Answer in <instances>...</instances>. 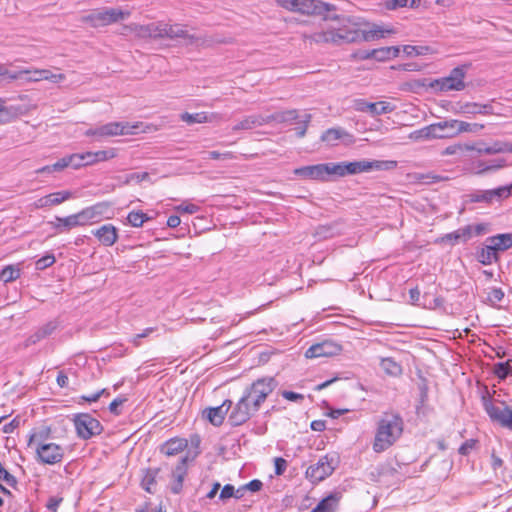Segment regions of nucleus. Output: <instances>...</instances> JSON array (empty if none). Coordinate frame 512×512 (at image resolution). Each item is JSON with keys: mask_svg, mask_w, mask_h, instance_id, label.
<instances>
[{"mask_svg": "<svg viewBox=\"0 0 512 512\" xmlns=\"http://www.w3.org/2000/svg\"><path fill=\"white\" fill-rule=\"evenodd\" d=\"M278 382L273 377H263L254 381L245 389L243 396L236 403L229 423L236 427L246 423L261 407V404L277 387Z\"/></svg>", "mask_w": 512, "mask_h": 512, "instance_id": "nucleus-1", "label": "nucleus"}, {"mask_svg": "<svg viewBox=\"0 0 512 512\" xmlns=\"http://www.w3.org/2000/svg\"><path fill=\"white\" fill-rule=\"evenodd\" d=\"M192 31L193 29L188 30L182 24L170 25L164 22H152L146 25L131 23L123 27L122 34L128 35L132 33L135 37L141 39L169 38L185 45H199L203 42L202 38Z\"/></svg>", "mask_w": 512, "mask_h": 512, "instance_id": "nucleus-2", "label": "nucleus"}, {"mask_svg": "<svg viewBox=\"0 0 512 512\" xmlns=\"http://www.w3.org/2000/svg\"><path fill=\"white\" fill-rule=\"evenodd\" d=\"M404 421L398 412H384L377 422L373 450L381 453L389 449L401 437Z\"/></svg>", "mask_w": 512, "mask_h": 512, "instance_id": "nucleus-3", "label": "nucleus"}, {"mask_svg": "<svg viewBox=\"0 0 512 512\" xmlns=\"http://www.w3.org/2000/svg\"><path fill=\"white\" fill-rule=\"evenodd\" d=\"M316 43H353L360 42V27L356 23L343 24L339 28L316 32L311 36Z\"/></svg>", "mask_w": 512, "mask_h": 512, "instance_id": "nucleus-4", "label": "nucleus"}, {"mask_svg": "<svg viewBox=\"0 0 512 512\" xmlns=\"http://www.w3.org/2000/svg\"><path fill=\"white\" fill-rule=\"evenodd\" d=\"M130 16V11L121 8H103L93 10L91 13L82 16L81 21L88 23L92 27H102L121 20L127 19Z\"/></svg>", "mask_w": 512, "mask_h": 512, "instance_id": "nucleus-5", "label": "nucleus"}, {"mask_svg": "<svg viewBox=\"0 0 512 512\" xmlns=\"http://www.w3.org/2000/svg\"><path fill=\"white\" fill-rule=\"evenodd\" d=\"M466 71V65L455 67L450 71L448 76L430 81L429 87L434 91L440 92L464 90L466 87L464 82Z\"/></svg>", "mask_w": 512, "mask_h": 512, "instance_id": "nucleus-6", "label": "nucleus"}, {"mask_svg": "<svg viewBox=\"0 0 512 512\" xmlns=\"http://www.w3.org/2000/svg\"><path fill=\"white\" fill-rule=\"evenodd\" d=\"M397 167L394 160H359L353 162H343L344 177L347 175H355L363 172L387 171Z\"/></svg>", "mask_w": 512, "mask_h": 512, "instance_id": "nucleus-7", "label": "nucleus"}, {"mask_svg": "<svg viewBox=\"0 0 512 512\" xmlns=\"http://www.w3.org/2000/svg\"><path fill=\"white\" fill-rule=\"evenodd\" d=\"M483 407L492 422L512 431V406L504 401L496 405L491 399L483 397Z\"/></svg>", "mask_w": 512, "mask_h": 512, "instance_id": "nucleus-8", "label": "nucleus"}, {"mask_svg": "<svg viewBox=\"0 0 512 512\" xmlns=\"http://www.w3.org/2000/svg\"><path fill=\"white\" fill-rule=\"evenodd\" d=\"M35 108L36 106L31 103L28 95H20L16 102L8 103L5 108H0V125L10 123Z\"/></svg>", "mask_w": 512, "mask_h": 512, "instance_id": "nucleus-9", "label": "nucleus"}, {"mask_svg": "<svg viewBox=\"0 0 512 512\" xmlns=\"http://www.w3.org/2000/svg\"><path fill=\"white\" fill-rule=\"evenodd\" d=\"M73 422L77 435L84 440L99 435L103 431L102 424L88 413L76 414L73 418Z\"/></svg>", "mask_w": 512, "mask_h": 512, "instance_id": "nucleus-10", "label": "nucleus"}, {"mask_svg": "<svg viewBox=\"0 0 512 512\" xmlns=\"http://www.w3.org/2000/svg\"><path fill=\"white\" fill-rule=\"evenodd\" d=\"M35 452L37 461L47 465L60 463L64 457V448L52 442L36 446Z\"/></svg>", "mask_w": 512, "mask_h": 512, "instance_id": "nucleus-11", "label": "nucleus"}, {"mask_svg": "<svg viewBox=\"0 0 512 512\" xmlns=\"http://www.w3.org/2000/svg\"><path fill=\"white\" fill-rule=\"evenodd\" d=\"M334 469L335 467L333 466V459H330L328 455H325L321 457L316 464L307 468L306 477L311 482L318 483L330 476Z\"/></svg>", "mask_w": 512, "mask_h": 512, "instance_id": "nucleus-12", "label": "nucleus"}, {"mask_svg": "<svg viewBox=\"0 0 512 512\" xmlns=\"http://www.w3.org/2000/svg\"><path fill=\"white\" fill-rule=\"evenodd\" d=\"M342 350V347L340 344L332 341V340H325L320 343H316L312 346H310L306 352L305 357L306 358H318V357H331L338 355Z\"/></svg>", "mask_w": 512, "mask_h": 512, "instance_id": "nucleus-13", "label": "nucleus"}, {"mask_svg": "<svg viewBox=\"0 0 512 512\" xmlns=\"http://www.w3.org/2000/svg\"><path fill=\"white\" fill-rule=\"evenodd\" d=\"M468 151H476L478 154L493 155L499 153H512V142L496 140L491 145L485 143H477L476 145H465Z\"/></svg>", "mask_w": 512, "mask_h": 512, "instance_id": "nucleus-14", "label": "nucleus"}, {"mask_svg": "<svg viewBox=\"0 0 512 512\" xmlns=\"http://www.w3.org/2000/svg\"><path fill=\"white\" fill-rule=\"evenodd\" d=\"M198 453H195L192 457L189 455H185L180 458L178 464L172 471V484H171V492L173 494H179L183 488V482L187 475L188 471V462H192Z\"/></svg>", "mask_w": 512, "mask_h": 512, "instance_id": "nucleus-15", "label": "nucleus"}, {"mask_svg": "<svg viewBox=\"0 0 512 512\" xmlns=\"http://www.w3.org/2000/svg\"><path fill=\"white\" fill-rule=\"evenodd\" d=\"M325 163L296 168L294 174L303 179L326 181Z\"/></svg>", "mask_w": 512, "mask_h": 512, "instance_id": "nucleus-16", "label": "nucleus"}, {"mask_svg": "<svg viewBox=\"0 0 512 512\" xmlns=\"http://www.w3.org/2000/svg\"><path fill=\"white\" fill-rule=\"evenodd\" d=\"M232 406L231 400H225L220 406L217 407H209L203 411V416L214 426H220L229 409Z\"/></svg>", "mask_w": 512, "mask_h": 512, "instance_id": "nucleus-17", "label": "nucleus"}, {"mask_svg": "<svg viewBox=\"0 0 512 512\" xmlns=\"http://www.w3.org/2000/svg\"><path fill=\"white\" fill-rule=\"evenodd\" d=\"M92 234L105 246H112L118 240V230L112 224H104Z\"/></svg>", "mask_w": 512, "mask_h": 512, "instance_id": "nucleus-18", "label": "nucleus"}, {"mask_svg": "<svg viewBox=\"0 0 512 512\" xmlns=\"http://www.w3.org/2000/svg\"><path fill=\"white\" fill-rule=\"evenodd\" d=\"M110 207L111 204L104 201L83 209L80 213L84 224L86 225L89 221L100 219L109 211Z\"/></svg>", "mask_w": 512, "mask_h": 512, "instance_id": "nucleus-19", "label": "nucleus"}, {"mask_svg": "<svg viewBox=\"0 0 512 512\" xmlns=\"http://www.w3.org/2000/svg\"><path fill=\"white\" fill-rule=\"evenodd\" d=\"M394 29H385L380 25H366V28H360V41H373L384 38L386 34L394 33Z\"/></svg>", "mask_w": 512, "mask_h": 512, "instance_id": "nucleus-20", "label": "nucleus"}, {"mask_svg": "<svg viewBox=\"0 0 512 512\" xmlns=\"http://www.w3.org/2000/svg\"><path fill=\"white\" fill-rule=\"evenodd\" d=\"M331 6L319 0H300L298 12L303 14L322 15L330 10Z\"/></svg>", "mask_w": 512, "mask_h": 512, "instance_id": "nucleus-21", "label": "nucleus"}, {"mask_svg": "<svg viewBox=\"0 0 512 512\" xmlns=\"http://www.w3.org/2000/svg\"><path fill=\"white\" fill-rule=\"evenodd\" d=\"M133 128H137V126L130 127L128 123L110 122L100 126V137L129 134Z\"/></svg>", "mask_w": 512, "mask_h": 512, "instance_id": "nucleus-22", "label": "nucleus"}, {"mask_svg": "<svg viewBox=\"0 0 512 512\" xmlns=\"http://www.w3.org/2000/svg\"><path fill=\"white\" fill-rule=\"evenodd\" d=\"M188 447V442L184 438H171L160 446V452L168 457L175 456L183 452Z\"/></svg>", "mask_w": 512, "mask_h": 512, "instance_id": "nucleus-23", "label": "nucleus"}, {"mask_svg": "<svg viewBox=\"0 0 512 512\" xmlns=\"http://www.w3.org/2000/svg\"><path fill=\"white\" fill-rule=\"evenodd\" d=\"M437 139L456 137V119L433 123Z\"/></svg>", "mask_w": 512, "mask_h": 512, "instance_id": "nucleus-24", "label": "nucleus"}, {"mask_svg": "<svg viewBox=\"0 0 512 512\" xmlns=\"http://www.w3.org/2000/svg\"><path fill=\"white\" fill-rule=\"evenodd\" d=\"M342 494L334 492L323 498L310 512H335L338 509Z\"/></svg>", "mask_w": 512, "mask_h": 512, "instance_id": "nucleus-25", "label": "nucleus"}, {"mask_svg": "<svg viewBox=\"0 0 512 512\" xmlns=\"http://www.w3.org/2000/svg\"><path fill=\"white\" fill-rule=\"evenodd\" d=\"M266 124L265 116L260 114L246 116L232 127L233 131L250 130Z\"/></svg>", "mask_w": 512, "mask_h": 512, "instance_id": "nucleus-26", "label": "nucleus"}, {"mask_svg": "<svg viewBox=\"0 0 512 512\" xmlns=\"http://www.w3.org/2000/svg\"><path fill=\"white\" fill-rule=\"evenodd\" d=\"M299 118L298 111L296 109L275 112L273 114L265 116L266 124L271 122L277 123H291Z\"/></svg>", "mask_w": 512, "mask_h": 512, "instance_id": "nucleus-27", "label": "nucleus"}, {"mask_svg": "<svg viewBox=\"0 0 512 512\" xmlns=\"http://www.w3.org/2000/svg\"><path fill=\"white\" fill-rule=\"evenodd\" d=\"M469 240V230L459 228L456 231L451 233H447L436 240V243H449L450 245H455L458 242H467Z\"/></svg>", "mask_w": 512, "mask_h": 512, "instance_id": "nucleus-28", "label": "nucleus"}, {"mask_svg": "<svg viewBox=\"0 0 512 512\" xmlns=\"http://www.w3.org/2000/svg\"><path fill=\"white\" fill-rule=\"evenodd\" d=\"M160 468H147L143 470V477L141 481L142 488L148 493H154L156 487V477L160 472Z\"/></svg>", "mask_w": 512, "mask_h": 512, "instance_id": "nucleus-29", "label": "nucleus"}, {"mask_svg": "<svg viewBox=\"0 0 512 512\" xmlns=\"http://www.w3.org/2000/svg\"><path fill=\"white\" fill-rule=\"evenodd\" d=\"M486 242L491 243L492 246H495V250L497 252L505 251L512 247V234L504 233L491 236L486 239Z\"/></svg>", "mask_w": 512, "mask_h": 512, "instance_id": "nucleus-30", "label": "nucleus"}, {"mask_svg": "<svg viewBox=\"0 0 512 512\" xmlns=\"http://www.w3.org/2000/svg\"><path fill=\"white\" fill-rule=\"evenodd\" d=\"M82 158L83 157L81 153H74L64 156L63 158L59 159L56 162L55 168H62V170L67 167H71L73 169H80L84 167Z\"/></svg>", "mask_w": 512, "mask_h": 512, "instance_id": "nucleus-31", "label": "nucleus"}, {"mask_svg": "<svg viewBox=\"0 0 512 512\" xmlns=\"http://www.w3.org/2000/svg\"><path fill=\"white\" fill-rule=\"evenodd\" d=\"M499 259L495 246L487 243L480 251L477 252V260L483 265H490Z\"/></svg>", "mask_w": 512, "mask_h": 512, "instance_id": "nucleus-32", "label": "nucleus"}, {"mask_svg": "<svg viewBox=\"0 0 512 512\" xmlns=\"http://www.w3.org/2000/svg\"><path fill=\"white\" fill-rule=\"evenodd\" d=\"M56 328H57V322H55V321H50V322L44 324L42 327H40L36 332H34L29 337V342L32 344L39 342L40 340L51 335L56 330Z\"/></svg>", "mask_w": 512, "mask_h": 512, "instance_id": "nucleus-33", "label": "nucleus"}, {"mask_svg": "<svg viewBox=\"0 0 512 512\" xmlns=\"http://www.w3.org/2000/svg\"><path fill=\"white\" fill-rule=\"evenodd\" d=\"M51 428L49 426H43L39 430L30 434L28 439V446L33 444H48L46 441L50 438Z\"/></svg>", "mask_w": 512, "mask_h": 512, "instance_id": "nucleus-34", "label": "nucleus"}, {"mask_svg": "<svg viewBox=\"0 0 512 512\" xmlns=\"http://www.w3.org/2000/svg\"><path fill=\"white\" fill-rule=\"evenodd\" d=\"M383 371L393 377L400 376L402 374V366L397 363L393 358H383L380 363Z\"/></svg>", "mask_w": 512, "mask_h": 512, "instance_id": "nucleus-35", "label": "nucleus"}, {"mask_svg": "<svg viewBox=\"0 0 512 512\" xmlns=\"http://www.w3.org/2000/svg\"><path fill=\"white\" fill-rule=\"evenodd\" d=\"M506 166V160L504 158L494 159L489 162L479 161L477 163L478 173L483 174L490 171H496Z\"/></svg>", "mask_w": 512, "mask_h": 512, "instance_id": "nucleus-36", "label": "nucleus"}, {"mask_svg": "<svg viewBox=\"0 0 512 512\" xmlns=\"http://www.w3.org/2000/svg\"><path fill=\"white\" fill-rule=\"evenodd\" d=\"M56 221L62 223L63 232L69 231L71 228L76 227V226L85 225L80 212L77 214L69 215L64 218L56 217Z\"/></svg>", "mask_w": 512, "mask_h": 512, "instance_id": "nucleus-37", "label": "nucleus"}, {"mask_svg": "<svg viewBox=\"0 0 512 512\" xmlns=\"http://www.w3.org/2000/svg\"><path fill=\"white\" fill-rule=\"evenodd\" d=\"M338 225L336 223L319 225L315 230V236L319 239H328L334 237L339 233Z\"/></svg>", "mask_w": 512, "mask_h": 512, "instance_id": "nucleus-38", "label": "nucleus"}, {"mask_svg": "<svg viewBox=\"0 0 512 512\" xmlns=\"http://www.w3.org/2000/svg\"><path fill=\"white\" fill-rule=\"evenodd\" d=\"M484 124L468 123L456 119V136L461 133H478L484 128Z\"/></svg>", "mask_w": 512, "mask_h": 512, "instance_id": "nucleus-39", "label": "nucleus"}, {"mask_svg": "<svg viewBox=\"0 0 512 512\" xmlns=\"http://www.w3.org/2000/svg\"><path fill=\"white\" fill-rule=\"evenodd\" d=\"M180 119L189 125L194 123H205L210 121L206 112L188 113L184 112L180 115Z\"/></svg>", "mask_w": 512, "mask_h": 512, "instance_id": "nucleus-40", "label": "nucleus"}, {"mask_svg": "<svg viewBox=\"0 0 512 512\" xmlns=\"http://www.w3.org/2000/svg\"><path fill=\"white\" fill-rule=\"evenodd\" d=\"M21 275V270L13 265L4 267L0 272V280L9 283L17 280Z\"/></svg>", "mask_w": 512, "mask_h": 512, "instance_id": "nucleus-41", "label": "nucleus"}, {"mask_svg": "<svg viewBox=\"0 0 512 512\" xmlns=\"http://www.w3.org/2000/svg\"><path fill=\"white\" fill-rule=\"evenodd\" d=\"M344 135L345 131L343 129L330 128L322 134L321 140L329 145H335L336 141L341 139Z\"/></svg>", "mask_w": 512, "mask_h": 512, "instance_id": "nucleus-42", "label": "nucleus"}, {"mask_svg": "<svg viewBox=\"0 0 512 512\" xmlns=\"http://www.w3.org/2000/svg\"><path fill=\"white\" fill-rule=\"evenodd\" d=\"M395 109V106L386 101H380L376 103H371L369 113L372 116H378L382 114H388Z\"/></svg>", "mask_w": 512, "mask_h": 512, "instance_id": "nucleus-43", "label": "nucleus"}, {"mask_svg": "<svg viewBox=\"0 0 512 512\" xmlns=\"http://www.w3.org/2000/svg\"><path fill=\"white\" fill-rule=\"evenodd\" d=\"M410 139L413 140H428V139H437L434 127L432 124L425 126L419 130H416L410 134Z\"/></svg>", "mask_w": 512, "mask_h": 512, "instance_id": "nucleus-44", "label": "nucleus"}, {"mask_svg": "<svg viewBox=\"0 0 512 512\" xmlns=\"http://www.w3.org/2000/svg\"><path fill=\"white\" fill-rule=\"evenodd\" d=\"M48 205L56 206L72 197V192L64 190L46 195Z\"/></svg>", "mask_w": 512, "mask_h": 512, "instance_id": "nucleus-45", "label": "nucleus"}, {"mask_svg": "<svg viewBox=\"0 0 512 512\" xmlns=\"http://www.w3.org/2000/svg\"><path fill=\"white\" fill-rule=\"evenodd\" d=\"M65 76L63 74H52L49 70L43 69V70H35L33 72V77H30L29 79L34 81H39L43 79H50L53 82H57L60 80H63Z\"/></svg>", "mask_w": 512, "mask_h": 512, "instance_id": "nucleus-46", "label": "nucleus"}, {"mask_svg": "<svg viewBox=\"0 0 512 512\" xmlns=\"http://www.w3.org/2000/svg\"><path fill=\"white\" fill-rule=\"evenodd\" d=\"M420 3V0H387L385 2V7L388 9V10H395L397 8H402V7H411V8H414V7H417Z\"/></svg>", "mask_w": 512, "mask_h": 512, "instance_id": "nucleus-47", "label": "nucleus"}, {"mask_svg": "<svg viewBox=\"0 0 512 512\" xmlns=\"http://www.w3.org/2000/svg\"><path fill=\"white\" fill-rule=\"evenodd\" d=\"M150 219L151 218L148 217L147 214H145L142 211H132L127 216L129 224L132 225L133 227H141L144 224V222Z\"/></svg>", "mask_w": 512, "mask_h": 512, "instance_id": "nucleus-48", "label": "nucleus"}, {"mask_svg": "<svg viewBox=\"0 0 512 512\" xmlns=\"http://www.w3.org/2000/svg\"><path fill=\"white\" fill-rule=\"evenodd\" d=\"M427 88H430L427 79H414L404 84L405 90H409L414 93H418L420 90Z\"/></svg>", "mask_w": 512, "mask_h": 512, "instance_id": "nucleus-49", "label": "nucleus"}, {"mask_svg": "<svg viewBox=\"0 0 512 512\" xmlns=\"http://www.w3.org/2000/svg\"><path fill=\"white\" fill-rule=\"evenodd\" d=\"M311 119L312 116L309 113L299 115V118L297 119L298 126L295 128L297 137L302 138L305 136L308 124L310 123Z\"/></svg>", "mask_w": 512, "mask_h": 512, "instance_id": "nucleus-50", "label": "nucleus"}, {"mask_svg": "<svg viewBox=\"0 0 512 512\" xmlns=\"http://www.w3.org/2000/svg\"><path fill=\"white\" fill-rule=\"evenodd\" d=\"M325 168H326L325 170H326L327 180L329 179L330 176L344 177L343 162L325 163Z\"/></svg>", "mask_w": 512, "mask_h": 512, "instance_id": "nucleus-51", "label": "nucleus"}, {"mask_svg": "<svg viewBox=\"0 0 512 512\" xmlns=\"http://www.w3.org/2000/svg\"><path fill=\"white\" fill-rule=\"evenodd\" d=\"M489 196L491 198V201H501L502 199H505L510 196V191L507 188V186H501L495 189L489 190Z\"/></svg>", "mask_w": 512, "mask_h": 512, "instance_id": "nucleus-52", "label": "nucleus"}, {"mask_svg": "<svg viewBox=\"0 0 512 512\" xmlns=\"http://www.w3.org/2000/svg\"><path fill=\"white\" fill-rule=\"evenodd\" d=\"M456 113H460V114H480L479 103H476V102H466V103H463V104H459V109L456 110Z\"/></svg>", "mask_w": 512, "mask_h": 512, "instance_id": "nucleus-53", "label": "nucleus"}, {"mask_svg": "<svg viewBox=\"0 0 512 512\" xmlns=\"http://www.w3.org/2000/svg\"><path fill=\"white\" fill-rule=\"evenodd\" d=\"M489 190H483V191H477L475 193H472L468 195L469 201L471 203H477V202H485V203H491V198L489 196Z\"/></svg>", "mask_w": 512, "mask_h": 512, "instance_id": "nucleus-54", "label": "nucleus"}, {"mask_svg": "<svg viewBox=\"0 0 512 512\" xmlns=\"http://www.w3.org/2000/svg\"><path fill=\"white\" fill-rule=\"evenodd\" d=\"M56 259L53 254H46L45 256L39 258L35 262V266L37 270H44L55 263Z\"/></svg>", "mask_w": 512, "mask_h": 512, "instance_id": "nucleus-55", "label": "nucleus"}, {"mask_svg": "<svg viewBox=\"0 0 512 512\" xmlns=\"http://www.w3.org/2000/svg\"><path fill=\"white\" fill-rule=\"evenodd\" d=\"M463 229L469 230V239H471L472 236H480L484 234L487 231V226L486 224L479 223L475 225L464 226Z\"/></svg>", "mask_w": 512, "mask_h": 512, "instance_id": "nucleus-56", "label": "nucleus"}, {"mask_svg": "<svg viewBox=\"0 0 512 512\" xmlns=\"http://www.w3.org/2000/svg\"><path fill=\"white\" fill-rule=\"evenodd\" d=\"M147 179H149L148 172L131 173V174L126 175L125 179L123 180V184L128 185L132 181L141 182V181H144Z\"/></svg>", "mask_w": 512, "mask_h": 512, "instance_id": "nucleus-57", "label": "nucleus"}, {"mask_svg": "<svg viewBox=\"0 0 512 512\" xmlns=\"http://www.w3.org/2000/svg\"><path fill=\"white\" fill-rule=\"evenodd\" d=\"M94 154H95V158L98 163L101 161H106V160L114 158L116 156V151H115V149L111 148L108 150L96 151V152H94Z\"/></svg>", "mask_w": 512, "mask_h": 512, "instance_id": "nucleus-58", "label": "nucleus"}, {"mask_svg": "<svg viewBox=\"0 0 512 512\" xmlns=\"http://www.w3.org/2000/svg\"><path fill=\"white\" fill-rule=\"evenodd\" d=\"M388 51L387 47L376 48L371 50V55L373 59L383 62L389 60Z\"/></svg>", "mask_w": 512, "mask_h": 512, "instance_id": "nucleus-59", "label": "nucleus"}, {"mask_svg": "<svg viewBox=\"0 0 512 512\" xmlns=\"http://www.w3.org/2000/svg\"><path fill=\"white\" fill-rule=\"evenodd\" d=\"M493 373L501 380L506 379L509 375V372L505 362L496 363L494 365Z\"/></svg>", "mask_w": 512, "mask_h": 512, "instance_id": "nucleus-60", "label": "nucleus"}, {"mask_svg": "<svg viewBox=\"0 0 512 512\" xmlns=\"http://www.w3.org/2000/svg\"><path fill=\"white\" fill-rule=\"evenodd\" d=\"M504 298V292L501 288H493L488 294L489 302L494 305L496 302L502 301Z\"/></svg>", "mask_w": 512, "mask_h": 512, "instance_id": "nucleus-61", "label": "nucleus"}, {"mask_svg": "<svg viewBox=\"0 0 512 512\" xmlns=\"http://www.w3.org/2000/svg\"><path fill=\"white\" fill-rule=\"evenodd\" d=\"M477 444V440L475 439H469L466 440L458 449L459 454L463 456H467L472 449L475 448Z\"/></svg>", "mask_w": 512, "mask_h": 512, "instance_id": "nucleus-62", "label": "nucleus"}, {"mask_svg": "<svg viewBox=\"0 0 512 512\" xmlns=\"http://www.w3.org/2000/svg\"><path fill=\"white\" fill-rule=\"evenodd\" d=\"M127 401L125 397H117L109 404V411L114 415H119L120 410L119 406H121L124 402Z\"/></svg>", "mask_w": 512, "mask_h": 512, "instance_id": "nucleus-63", "label": "nucleus"}, {"mask_svg": "<svg viewBox=\"0 0 512 512\" xmlns=\"http://www.w3.org/2000/svg\"><path fill=\"white\" fill-rule=\"evenodd\" d=\"M199 206L189 203V204H181L177 207H175V210L180 213H188V214H194L198 212Z\"/></svg>", "mask_w": 512, "mask_h": 512, "instance_id": "nucleus-64", "label": "nucleus"}]
</instances>
